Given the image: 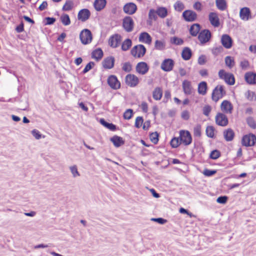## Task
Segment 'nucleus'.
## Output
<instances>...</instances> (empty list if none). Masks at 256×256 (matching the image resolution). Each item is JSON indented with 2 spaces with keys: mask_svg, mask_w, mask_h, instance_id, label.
<instances>
[{
  "mask_svg": "<svg viewBox=\"0 0 256 256\" xmlns=\"http://www.w3.org/2000/svg\"><path fill=\"white\" fill-rule=\"evenodd\" d=\"M104 55L103 52L100 48H96L92 51L91 56L92 59L98 61L102 59Z\"/></svg>",
  "mask_w": 256,
  "mask_h": 256,
  "instance_id": "25",
  "label": "nucleus"
},
{
  "mask_svg": "<svg viewBox=\"0 0 256 256\" xmlns=\"http://www.w3.org/2000/svg\"><path fill=\"white\" fill-rule=\"evenodd\" d=\"M222 43L224 47L226 48H230L232 46V40L228 35H224L222 38Z\"/></svg>",
  "mask_w": 256,
  "mask_h": 256,
  "instance_id": "28",
  "label": "nucleus"
},
{
  "mask_svg": "<svg viewBox=\"0 0 256 256\" xmlns=\"http://www.w3.org/2000/svg\"><path fill=\"white\" fill-rule=\"evenodd\" d=\"M46 21V25H50L53 24L55 21L56 19L54 18L47 17L45 18Z\"/></svg>",
  "mask_w": 256,
  "mask_h": 256,
  "instance_id": "59",
  "label": "nucleus"
},
{
  "mask_svg": "<svg viewBox=\"0 0 256 256\" xmlns=\"http://www.w3.org/2000/svg\"><path fill=\"white\" fill-rule=\"evenodd\" d=\"M210 33L208 30H204L198 35V38L202 44L208 42L210 38Z\"/></svg>",
  "mask_w": 256,
  "mask_h": 256,
  "instance_id": "22",
  "label": "nucleus"
},
{
  "mask_svg": "<svg viewBox=\"0 0 256 256\" xmlns=\"http://www.w3.org/2000/svg\"><path fill=\"white\" fill-rule=\"evenodd\" d=\"M209 20L210 24L214 26H218L220 25V21L218 14L216 12H210L209 14Z\"/></svg>",
  "mask_w": 256,
  "mask_h": 256,
  "instance_id": "27",
  "label": "nucleus"
},
{
  "mask_svg": "<svg viewBox=\"0 0 256 256\" xmlns=\"http://www.w3.org/2000/svg\"><path fill=\"white\" fill-rule=\"evenodd\" d=\"M148 70L149 66L148 64L144 62H138L136 66V71L140 74H145L148 72Z\"/></svg>",
  "mask_w": 256,
  "mask_h": 256,
  "instance_id": "11",
  "label": "nucleus"
},
{
  "mask_svg": "<svg viewBox=\"0 0 256 256\" xmlns=\"http://www.w3.org/2000/svg\"><path fill=\"white\" fill-rule=\"evenodd\" d=\"M211 111V108L209 106H204L203 108V112L204 114L206 116H208Z\"/></svg>",
  "mask_w": 256,
  "mask_h": 256,
  "instance_id": "58",
  "label": "nucleus"
},
{
  "mask_svg": "<svg viewBox=\"0 0 256 256\" xmlns=\"http://www.w3.org/2000/svg\"><path fill=\"white\" fill-rule=\"evenodd\" d=\"M156 13L160 18H164L168 14V10L166 8L160 7L157 9Z\"/></svg>",
  "mask_w": 256,
  "mask_h": 256,
  "instance_id": "39",
  "label": "nucleus"
},
{
  "mask_svg": "<svg viewBox=\"0 0 256 256\" xmlns=\"http://www.w3.org/2000/svg\"><path fill=\"white\" fill-rule=\"evenodd\" d=\"M31 132L33 137L36 140H38L44 138V136L42 135L37 130L34 129L32 130Z\"/></svg>",
  "mask_w": 256,
  "mask_h": 256,
  "instance_id": "45",
  "label": "nucleus"
},
{
  "mask_svg": "<svg viewBox=\"0 0 256 256\" xmlns=\"http://www.w3.org/2000/svg\"><path fill=\"white\" fill-rule=\"evenodd\" d=\"M150 141L156 144L158 142V135L157 132H152L150 134Z\"/></svg>",
  "mask_w": 256,
  "mask_h": 256,
  "instance_id": "49",
  "label": "nucleus"
},
{
  "mask_svg": "<svg viewBox=\"0 0 256 256\" xmlns=\"http://www.w3.org/2000/svg\"><path fill=\"white\" fill-rule=\"evenodd\" d=\"M216 4L217 8L221 10H224L226 8V0H216Z\"/></svg>",
  "mask_w": 256,
  "mask_h": 256,
  "instance_id": "37",
  "label": "nucleus"
},
{
  "mask_svg": "<svg viewBox=\"0 0 256 256\" xmlns=\"http://www.w3.org/2000/svg\"><path fill=\"white\" fill-rule=\"evenodd\" d=\"M234 132L231 129L228 128L224 132V136L226 141L232 140L234 138Z\"/></svg>",
  "mask_w": 256,
  "mask_h": 256,
  "instance_id": "31",
  "label": "nucleus"
},
{
  "mask_svg": "<svg viewBox=\"0 0 256 256\" xmlns=\"http://www.w3.org/2000/svg\"><path fill=\"white\" fill-rule=\"evenodd\" d=\"M122 40V38L120 36L116 34L112 36L108 40V44L112 48H115L118 47Z\"/></svg>",
  "mask_w": 256,
  "mask_h": 256,
  "instance_id": "17",
  "label": "nucleus"
},
{
  "mask_svg": "<svg viewBox=\"0 0 256 256\" xmlns=\"http://www.w3.org/2000/svg\"><path fill=\"white\" fill-rule=\"evenodd\" d=\"M106 82L108 86L112 90H117L120 88V82L115 75L111 74L108 76Z\"/></svg>",
  "mask_w": 256,
  "mask_h": 256,
  "instance_id": "6",
  "label": "nucleus"
},
{
  "mask_svg": "<svg viewBox=\"0 0 256 256\" xmlns=\"http://www.w3.org/2000/svg\"><path fill=\"white\" fill-rule=\"evenodd\" d=\"M94 66V63L92 62H90L85 66L83 70V73L86 74Z\"/></svg>",
  "mask_w": 256,
  "mask_h": 256,
  "instance_id": "52",
  "label": "nucleus"
},
{
  "mask_svg": "<svg viewBox=\"0 0 256 256\" xmlns=\"http://www.w3.org/2000/svg\"><path fill=\"white\" fill-rule=\"evenodd\" d=\"M174 10L178 12H181L184 8V5L180 2H176L174 4Z\"/></svg>",
  "mask_w": 256,
  "mask_h": 256,
  "instance_id": "50",
  "label": "nucleus"
},
{
  "mask_svg": "<svg viewBox=\"0 0 256 256\" xmlns=\"http://www.w3.org/2000/svg\"><path fill=\"white\" fill-rule=\"evenodd\" d=\"M132 45V40L130 39L125 40L122 44V50L124 51L128 50Z\"/></svg>",
  "mask_w": 256,
  "mask_h": 256,
  "instance_id": "38",
  "label": "nucleus"
},
{
  "mask_svg": "<svg viewBox=\"0 0 256 256\" xmlns=\"http://www.w3.org/2000/svg\"><path fill=\"white\" fill-rule=\"evenodd\" d=\"M244 80L248 84H256V73L252 72H246L244 74Z\"/></svg>",
  "mask_w": 256,
  "mask_h": 256,
  "instance_id": "19",
  "label": "nucleus"
},
{
  "mask_svg": "<svg viewBox=\"0 0 256 256\" xmlns=\"http://www.w3.org/2000/svg\"><path fill=\"white\" fill-rule=\"evenodd\" d=\"M206 134L208 137L210 138H214L216 136V130L212 126H208L206 128Z\"/></svg>",
  "mask_w": 256,
  "mask_h": 256,
  "instance_id": "32",
  "label": "nucleus"
},
{
  "mask_svg": "<svg viewBox=\"0 0 256 256\" xmlns=\"http://www.w3.org/2000/svg\"><path fill=\"white\" fill-rule=\"evenodd\" d=\"M206 62V58L205 56H199L198 58V63L200 64H205V62Z\"/></svg>",
  "mask_w": 256,
  "mask_h": 256,
  "instance_id": "60",
  "label": "nucleus"
},
{
  "mask_svg": "<svg viewBox=\"0 0 256 256\" xmlns=\"http://www.w3.org/2000/svg\"><path fill=\"white\" fill-rule=\"evenodd\" d=\"M162 95V90L159 88H154L152 92L153 98L156 100H160L161 98Z\"/></svg>",
  "mask_w": 256,
  "mask_h": 256,
  "instance_id": "33",
  "label": "nucleus"
},
{
  "mask_svg": "<svg viewBox=\"0 0 256 256\" xmlns=\"http://www.w3.org/2000/svg\"><path fill=\"white\" fill-rule=\"evenodd\" d=\"M182 56L184 60H189L192 56L190 50L188 48H184L182 52Z\"/></svg>",
  "mask_w": 256,
  "mask_h": 256,
  "instance_id": "34",
  "label": "nucleus"
},
{
  "mask_svg": "<svg viewBox=\"0 0 256 256\" xmlns=\"http://www.w3.org/2000/svg\"><path fill=\"white\" fill-rule=\"evenodd\" d=\"M154 46L157 50H162L164 48V42L163 41L157 40L155 42Z\"/></svg>",
  "mask_w": 256,
  "mask_h": 256,
  "instance_id": "51",
  "label": "nucleus"
},
{
  "mask_svg": "<svg viewBox=\"0 0 256 256\" xmlns=\"http://www.w3.org/2000/svg\"><path fill=\"white\" fill-rule=\"evenodd\" d=\"M193 8L197 11H201L202 8V6L200 2H196L194 4Z\"/></svg>",
  "mask_w": 256,
  "mask_h": 256,
  "instance_id": "57",
  "label": "nucleus"
},
{
  "mask_svg": "<svg viewBox=\"0 0 256 256\" xmlns=\"http://www.w3.org/2000/svg\"><path fill=\"white\" fill-rule=\"evenodd\" d=\"M16 30L18 32H22L24 30V26L22 23L20 24L18 26Z\"/></svg>",
  "mask_w": 256,
  "mask_h": 256,
  "instance_id": "64",
  "label": "nucleus"
},
{
  "mask_svg": "<svg viewBox=\"0 0 256 256\" xmlns=\"http://www.w3.org/2000/svg\"><path fill=\"white\" fill-rule=\"evenodd\" d=\"M256 144V136L252 134H248L243 136L242 144L246 147L253 146Z\"/></svg>",
  "mask_w": 256,
  "mask_h": 256,
  "instance_id": "4",
  "label": "nucleus"
},
{
  "mask_svg": "<svg viewBox=\"0 0 256 256\" xmlns=\"http://www.w3.org/2000/svg\"><path fill=\"white\" fill-rule=\"evenodd\" d=\"M123 9L126 14H132L136 12L137 7L134 3L129 2L124 6Z\"/></svg>",
  "mask_w": 256,
  "mask_h": 256,
  "instance_id": "20",
  "label": "nucleus"
},
{
  "mask_svg": "<svg viewBox=\"0 0 256 256\" xmlns=\"http://www.w3.org/2000/svg\"><path fill=\"white\" fill-rule=\"evenodd\" d=\"M124 82L127 86L130 88H134L138 84L139 79L136 76L130 74L125 76Z\"/></svg>",
  "mask_w": 256,
  "mask_h": 256,
  "instance_id": "7",
  "label": "nucleus"
},
{
  "mask_svg": "<svg viewBox=\"0 0 256 256\" xmlns=\"http://www.w3.org/2000/svg\"><path fill=\"white\" fill-rule=\"evenodd\" d=\"M225 64L228 68H232L234 64V58L230 56H226L225 58Z\"/></svg>",
  "mask_w": 256,
  "mask_h": 256,
  "instance_id": "46",
  "label": "nucleus"
},
{
  "mask_svg": "<svg viewBox=\"0 0 256 256\" xmlns=\"http://www.w3.org/2000/svg\"><path fill=\"white\" fill-rule=\"evenodd\" d=\"M134 126L138 128H142L144 130H146L150 126V122L146 120L144 122L142 117L138 116L135 120Z\"/></svg>",
  "mask_w": 256,
  "mask_h": 256,
  "instance_id": "10",
  "label": "nucleus"
},
{
  "mask_svg": "<svg viewBox=\"0 0 256 256\" xmlns=\"http://www.w3.org/2000/svg\"><path fill=\"white\" fill-rule=\"evenodd\" d=\"M122 26L126 31L130 32L134 28V22L130 17L126 16L123 20Z\"/></svg>",
  "mask_w": 256,
  "mask_h": 256,
  "instance_id": "12",
  "label": "nucleus"
},
{
  "mask_svg": "<svg viewBox=\"0 0 256 256\" xmlns=\"http://www.w3.org/2000/svg\"><path fill=\"white\" fill-rule=\"evenodd\" d=\"M146 52V48L143 45L138 44L132 48L130 54L134 58H138L142 57Z\"/></svg>",
  "mask_w": 256,
  "mask_h": 256,
  "instance_id": "5",
  "label": "nucleus"
},
{
  "mask_svg": "<svg viewBox=\"0 0 256 256\" xmlns=\"http://www.w3.org/2000/svg\"><path fill=\"white\" fill-rule=\"evenodd\" d=\"M221 110L225 112H230L232 106L228 100H224L220 106Z\"/></svg>",
  "mask_w": 256,
  "mask_h": 256,
  "instance_id": "30",
  "label": "nucleus"
},
{
  "mask_svg": "<svg viewBox=\"0 0 256 256\" xmlns=\"http://www.w3.org/2000/svg\"><path fill=\"white\" fill-rule=\"evenodd\" d=\"M200 30V26L198 24H192L190 30V34L192 36H196Z\"/></svg>",
  "mask_w": 256,
  "mask_h": 256,
  "instance_id": "36",
  "label": "nucleus"
},
{
  "mask_svg": "<svg viewBox=\"0 0 256 256\" xmlns=\"http://www.w3.org/2000/svg\"><path fill=\"white\" fill-rule=\"evenodd\" d=\"M100 123L104 127L110 130H116V126L112 123L108 122L104 120V119L100 120Z\"/></svg>",
  "mask_w": 256,
  "mask_h": 256,
  "instance_id": "35",
  "label": "nucleus"
},
{
  "mask_svg": "<svg viewBox=\"0 0 256 256\" xmlns=\"http://www.w3.org/2000/svg\"><path fill=\"white\" fill-rule=\"evenodd\" d=\"M228 198L226 196H221L217 198L216 201L218 204H225L228 201Z\"/></svg>",
  "mask_w": 256,
  "mask_h": 256,
  "instance_id": "54",
  "label": "nucleus"
},
{
  "mask_svg": "<svg viewBox=\"0 0 256 256\" xmlns=\"http://www.w3.org/2000/svg\"><path fill=\"white\" fill-rule=\"evenodd\" d=\"M90 15V11L87 8H82L80 10L78 13V20L84 22L87 20Z\"/></svg>",
  "mask_w": 256,
  "mask_h": 256,
  "instance_id": "16",
  "label": "nucleus"
},
{
  "mask_svg": "<svg viewBox=\"0 0 256 256\" xmlns=\"http://www.w3.org/2000/svg\"><path fill=\"white\" fill-rule=\"evenodd\" d=\"M122 70L126 72H130L132 70V65L129 62H125L122 65Z\"/></svg>",
  "mask_w": 256,
  "mask_h": 256,
  "instance_id": "53",
  "label": "nucleus"
},
{
  "mask_svg": "<svg viewBox=\"0 0 256 256\" xmlns=\"http://www.w3.org/2000/svg\"><path fill=\"white\" fill-rule=\"evenodd\" d=\"M115 59L112 56L106 57L102 62V68L105 70L112 69L114 66Z\"/></svg>",
  "mask_w": 256,
  "mask_h": 256,
  "instance_id": "9",
  "label": "nucleus"
},
{
  "mask_svg": "<svg viewBox=\"0 0 256 256\" xmlns=\"http://www.w3.org/2000/svg\"><path fill=\"white\" fill-rule=\"evenodd\" d=\"M110 141L112 142L114 146L116 148H118L124 144V138L118 136L114 135L110 138Z\"/></svg>",
  "mask_w": 256,
  "mask_h": 256,
  "instance_id": "18",
  "label": "nucleus"
},
{
  "mask_svg": "<svg viewBox=\"0 0 256 256\" xmlns=\"http://www.w3.org/2000/svg\"><path fill=\"white\" fill-rule=\"evenodd\" d=\"M133 114V110L132 109H127L124 112L123 118L126 120H129L132 117Z\"/></svg>",
  "mask_w": 256,
  "mask_h": 256,
  "instance_id": "43",
  "label": "nucleus"
},
{
  "mask_svg": "<svg viewBox=\"0 0 256 256\" xmlns=\"http://www.w3.org/2000/svg\"><path fill=\"white\" fill-rule=\"evenodd\" d=\"M60 21L64 26H68L70 24V16L67 14H64L60 16Z\"/></svg>",
  "mask_w": 256,
  "mask_h": 256,
  "instance_id": "41",
  "label": "nucleus"
},
{
  "mask_svg": "<svg viewBox=\"0 0 256 256\" xmlns=\"http://www.w3.org/2000/svg\"><path fill=\"white\" fill-rule=\"evenodd\" d=\"M182 118L186 120H187L190 118V113L186 110L182 112Z\"/></svg>",
  "mask_w": 256,
  "mask_h": 256,
  "instance_id": "63",
  "label": "nucleus"
},
{
  "mask_svg": "<svg viewBox=\"0 0 256 256\" xmlns=\"http://www.w3.org/2000/svg\"><path fill=\"white\" fill-rule=\"evenodd\" d=\"M182 144L179 138L174 137L170 142V145L172 148H177Z\"/></svg>",
  "mask_w": 256,
  "mask_h": 256,
  "instance_id": "40",
  "label": "nucleus"
},
{
  "mask_svg": "<svg viewBox=\"0 0 256 256\" xmlns=\"http://www.w3.org/2000/svg\"><path fill=\"white\" fill-rule=\"evenodd\" d=\"M138 40L140 42L148 44H150L152 42L151 36L146 32H142L140 34Z\"/></svg>",
  "mask_w": 256,
  "mask_h": 256,
  "instance_id": "24",
  "label": "nucleus"
},
{
  "mask_svg": "<svg viewBox=\"0 0 256 256\" xmlns=\"http://www.w3.org/2000/svg\"><path fill=\"white\" fill-rule=\"evenodd\" d=\"M182 16L184 20L188 22H192L196 20L197 15L196 13L192 10H184L182 13Z\"/></svg>",
  "mask_w": 256,
  "mask_h": 256,
  "instance_id": "14",
  "label": "nucleus"
},
{
  "mask_svg": "<svg viewBox=\"0 0 256 256\" xmlns=\"http://www.w3.org/2000/svg\"><path fill=\"white\" fill-rule=\"evenodd\" d=\"M207 90V84L206 82H202L198 84V92L200 95L204 96Z\"/></svg>",
  "mask_w": 256,
  "mask_h": 256,
  "instance_id": "29",
  "label": "nucleus"
},
{
  "mask_svg": "<svg viewBox=\"0 0 256 256\" xmlns=\"http://www.w3.org/2000/svg\"><path fill=\"white\" fill-rule=\"evenodd\" d=\"M216 170H209L208 169H204L202 172V174L206 176H210L214 175L216 173Z\"/></svg>",
  "mask_w": 256,
  "mask_h": 256,
  "instance_id": "55",
  "label": "nucleus"
},
{
  "mask_svg": "<svg viewBox=\"0 0 256 256\" xmlns=\"http://www.w3.org/2000/svg\"><path fill=\"white\" fill-rule=\"evenodd\" d=\"M194 134L196 136H200L201 135V128L200 126H197L194 129Z\"/></svg>",
  "mask_w": 256,
  "mask_h": 256,
  "instance_id": "61",
  "label": "nucleus"
},
{
  "mask_svg": "<svg viewBox=\"0 0 256 256\" xmlns=\"http://www.w3.org/2000/svg\"><path fill=\"white\" fill-rule=\"evenodd\" d=\"M179 138L182 144L185 146L190 144L192 142V136L189 131L180 130L179 132Z\"/></svg>",
  "mask_w": 256,
  "mask_h": 256,
  "instance_id": "2",
  "label": "nucleus"
},
{
  "mask_svg": "<svg viewBox=\"0 0 256 256\" xmlns=\"http://www.w3.org/2000/svg\"><path fill=\"white\" fill-rule=\"evenodd\" d=\"M239 16L240 20L244 22H247L252 18L250 9L248 7H244L240 8Z\"/></svg>",
  "mask_w": 256,
  "mask_h": 256,
  "instance_id": "8",
  "label": "nucleus"
},
{
  "mask_svg": "<svg viewBox=\"0 0 256 256\" xmlns=\"http://www.w3.org/2000/svg\"><path fill=\"white\" fill-rule=\"evenodd\" d=\"M152 221L156 222L160 224H166L167 222V220L164 218H152L151 219Z\"/></svg>",
  "mask_w": 256,
  "mask_h": 256,
  "instance_id": "56",
  "label": "nucleus"
},
{
  "mask_svg": "<svg viewBox=\"0 0 256 256\" xmlns=\"http://www.w3.org/2000/svg\"><path fill=\"white\" fill-rule=\"evenodd\" d=\"M70 172L74 178H78L80 176V174L78 172L77 166H72L70 167Z\"/></svg>",
  "mask_w": 256,
  "mask_h": 256,
  "instance_id": "44",
  "label": "nucleus"
},
{
  "mask_svg": "<svg viewBox=\"0 0 256 256\" xmlns=\"http://www.w3.org/2000/svg\"><path fill=\"white\" fill-rule=\"evenodd\" d=\"M106 4V0H94V6L96 11L99 12L105 8Z\"/></svg>",
  "mask_w": 256,
  "mask_h": 256,
  "instance_id": "26",
  "label": "nucleus"
},
{
  "mask_svg": "<svg viewBox=\"0 0 256 256\" xmlns=\"http://www.w3.org/2000/svg\"><path fill=\"white\" fill-rule=\"evenodd\" d=\"M174 62L171 59H166L163 61L161 65L162 69L165 72H168L172 69Z\"/></svg>",
  "mask_w": 256,
  "mask_h": 256,
  "instance_id": "23",
  "label": "nucleus"
},
{
  "mask_svg": "<svg viewBox=\"0 0 256 256\" xmlns=\"http://www.w3.org/2000/svg\"><path fill=\"white\" fill-rule=\"evenodd\" d=\"M240 66L244 70H246L249 68L250 64L248 61L244 60L240 63Z\"/></svg>",
  "mask_w": 256,
  "mask_h": 256,
  "instance_id": "62",
  "label": "nucleus"
},
{
  "mask_svg": "<svg viewBox=\"0 0 256 256\" xmlns=\"http://www.w3.org/2000/svg\"><path fill=\"white\" fill-rule=\"evenodd\" d=\"M80 40L84 45L90 44L92 40V35L91 32L87 28L83 29L80 33Z\"/></svg>",
  "mask_w": 256,
  "mask_h": 256,
  "instance_id": "1",
  "label": "nucleus"
},
{
  "mask_svg": "<svg viewBox=\"0 0 256 256\" xmlns=\"http://www.w3.org/2000/svg\"><path fill=\"white\" fill-rule=\"evenodd\" d=\"M220 156V152L219 150H215L212 151L210 154V157L213 160L218 159Z\"/></svg>",
  "mask_w": 256,
  "mask_h": 256,
  "instance_id": "48",
  "label": "nucleus"
},
{
  "mask_svg": "<svg viewBox=\"0 0 256 256\" xmlns=\"http://www.w3.org/2000/svg\"><path fill=\"white\" fill-rule=\"evenodd\" d=\"M170 42L172 44L180 45L183 43V40L180 38L174 36L170 38Z\"/></svg>",
  "mask_w": 256,
  "mask_h": 256,
  "instance_id": "47",
  "label": "nucleus"
},
{
  "mask_svg": "<svg viewBox=\"0 0 256 256\" xmlns=\"http://www.w3.org/2000/svg\"><path fill=\"white\" fill-rule=\"evenodd\" d=\"M218 76L220 78L224 80L227 84L232 86L235 83V79L233 74L228 72L224 70H220L218 72Z\"/></svg>",
  "mask_w": 256,
  "mask_h": 256,
  "instance_id": "3",
  "label": "nucleus"
},
{
  "mask_svg": "<svg viewBox=\"0 0 256 256\" xmlns=\"http://www.w3.org/2000/svg\"><path fill=\"white\" fill-rule=\"evenodd\" d=\"M224 94L223 88L222 86H218L216 87L212 94V98L217 102L219 99L221 98Z\"/></svg>",
  "mask_w": 256,
  "mask_h": 256,
  "instance_id": "13",
  "label": "nucleus"
},
{
  "mask_svg": "<svg viewBox=\"0 0 256 256\" xmlns=\"http://www.w3.org/2000/svg\"><path fill=\"white\" fill-rule=\"evenodd\" d=\"M74 7V2L72 0H67L62 6V10L64 11H69Z\"/></svg>",
  "mask_w": 256,
  "mask_h": 256,
  "instance_id": "42",
  "label": "nucleus"
},
{
  "mask_svg": "<svg viewBox=\"0 0 256 256\" xmlns=\"http://www.w3.org/2000/svg\"><path fill=\"white\" fill-rule=\"evenodd\" d=\"M182 89L184 93L187 96L191 95L194 92L191 82L186 80L182 82Z\"/></svg>",
  "mask_w": 256,
  "mask_h": 256,
  "instance_id": "15",
  "label": "nucleus"
},
{
  "mask_svg": "<svg viewBox=\"0 0 256 256\" xmlns=\"http://www.w3.org/2000/svg\"><path fill=\"white\" fill-rule=\"evenodd\" d=\"M216 123L220 126H226L228 124V120L226 116L222 114H218L216 116Z\"/></svg>",
  "mask_w": 256,
  "mask_h": 256,
  "instance_id": "21",
  "label": "nucleus"
}]
</instances>
